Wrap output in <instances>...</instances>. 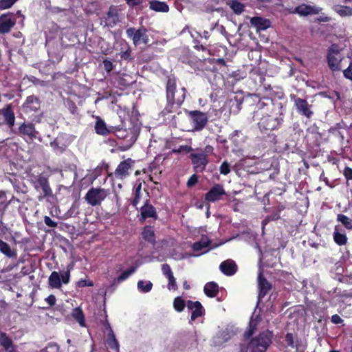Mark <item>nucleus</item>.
Instances as JSON below:
<instances>
[{
    "instance_id": "f257e3e1",
    "label": "nucleus",
    "mask_w": 352,
    "mask_h": 352,
    "mask_svg": "<svg viewBox=\"0 0 352 352\" xmlns=\"http://www.w3.org/2000/svg\"><path fill=\"white\" fill-rule=\"evenodd\" d=\"M186 89L182 87L177 89L176 80L174 78H168L166 83V100L167 104L162 111L165 116L168 113L176 111L184 101Z\"/></svg>"
},
{
    "instance_id": "f03ea898",
    "label": "nucleus",
    "mask_w": 352,
    "mask_h": 352,
    "mask_svg": "<svg viewBox=\"0 0 352 352\" xmlns=\"http://www.w3.org/2000/svg\"><path fill=\"white\" fill-rule=\"evenodd\" d=\"M34 189L39 192L37 197L38 201L53 197V192L50 186L48 179L44 175H38L32 179Z\"/></svg>"
},
{
    "instance_id": "7ed1b4c3",
    "label": "nucleus",
    "mask_w": 352,
    "mask_h": 352,
    "mask_svg": "<svg viewBox=\"0 0 352 352\" xmlns=\"http://www.w3.org/2000/svg\"><path fill=\"white\" fill-rule=\"evenodd\" d=\"M272 334L270 331H265L253 338L248 344L251 352H265L272 343Z\"/></svg>"
},
{
    "instance_id": "20e7f679",
    "label": "nucleus",
    "mask_w": 352,
    "mask_h": 352,
    "mask_svg": "<svg viewBox=\"0 0 352 352\" xmlns=\"http://www.w3.org/2000/svg\"><path fill=\"white\" fill-rule=\"evenodd\" d=\"M110 194L109 189L101 187L91 188L85 196V199L91 206H100Z\"/></svg>"
},
{
    "instance_id": "39448f33",
    "label": "nucleus",
    "mask_w": 352,
    "mask_h": 352,
    "mask_svg": "<svg viewBox=\"0 0 352 352\" xmlns=\"http://www.w3.org/2000/svg\"><path fill=\"white\" fill-rule=\"evenodd\" d=\"M146 33L147 30L144 27L139 29L129 28L126 30L127 36L133 41V43L135 46L141 43L148 44L149 39Z\"/></svg>"
},
{
    "instance_id": "423d86ee",
    "label": "nucleus",
    "mask_w": 352,
    "mask_h": 352,
    "mask_svg": "<svg viewBox=\"0 0 352 352\" xmlns=\"http://www.w3.org/2000/svg\"><path fill=\"white\" fill-rule=\"evenodd\" d=\"M69 270L62 272L60 273L54 271L48 278V285L52 288L59 289L61 287L63 283L67 284L69 282Z\"/></svg>"
},
{
    "instance_id": "0eeeda50",
    "label": "nucleus",
    "mask_w": 352,
    "mask_h": 352,
    "mask_svg": "<svg viewBox=\"0 0 352 352\" xmlns=\"http://www.w3.org/2000/svg\"><path fill=\"white\" fill-rule=\"evenodd\" d=\"M343 58L338 47L332 45L327 53V62L332 71H339L341 69L340 63Z\"/></svg>"
},
{
    "instance_id": "6e6552de",
    "label": "nucleus",
    "mask_w": 352,
    "mask_h": 352,
    "mask_svg": "<svg viewBox=\"0 0 352 352\" xmlns=\"http://www.w3.org/2000/svg\"><path fill=\"white\" fill-rule=\"evenodd\" d=\"M134 163L135 162L131 158L121 162L113 173L114 177L122 180L126 178L133 171Z\"/></svg>"
},
{
    "instance_id": "1a4fd4ad",
    "label": "nucleus",
    "mask_w": 352,
    "mask_h": 352,
    "mask_svg": "<svg viewBox=\"0 0 352 352\" xmlns=\"http://www.w3.org/2000/svg\"><path fill=\"white\" fill-rule=\"evenodd\" d=\"M194 125V131H199L206 125L208 118L207 114L200 111H187Z\"/></svg>"
},
{
    "instance_id": "9d476101",
    "label": "nucleus",
    "mask_w": 352,
    "mask_h": 352,
    "mask_svg": "<svg viewBox=\"0 0 352 352\" xmlns=\"http://www.w3.org/2000/svg\"><path fill=\"white\" fill-rule=\"evenodd\" d=\"M282 118H274L271 116H263L258 122L259 128L263 131H272L282 123Z\"/></svg>"
},
{
    "instance_id": "9b49d317",
    "label": "nucleus",
    "mask_w": 352,
    "mask_h": 352,
    "mask_svg": "<svg viewBox=\"0 0 352 352\" xmlns=\"http://www.w3.org/2000/svg\"><path fill=\"white\" fill-rule=\"evenodd\" d=\"M118 136L123 139V144L121 146L122 151L129 149L137 140V133L135 130L119 131Z\"/></svg>"
},
{
    "instance_id": "f8f14e48",
    "label": "nucleus",
    "mask_w": 352,
    "mask_h": 352,
    "mask_svg": "<svg viewBox=\"0 0 352 352\" xmlns=\"http://www.w3.org/2000/svg\"><path fill=\"white\" fill-rule=\"evenodd\" d=\"M190 159L196 172H202L208 163V155L204 153H192Z\"/></svg>"
},
{
    "instance_id": "ddd939ff",
    "label": "nucleus",
    "mask_w": 352,
    "mask_h": 352,
    "mask_svg": "<svg viewBox=\"0 0 352 352\" xmlns=\"http://www.w3.org/2000/svg\"><path fill=\"white\" fill-rule=\"evenodd\" d=\"M322 8L307 4H301L295 8L292 11H290L292 14H298L300 16H306L311 14H318L322 11Z\"/></svg>"
},
{
    "instance_id": "4468645a",
    "label": "nucleus",
    "mask_w": 352,
    "mask_h": 352,
    "mask_svg": "<svg viewBox=\"0 0 352 352\" xmlns=\"http://www.w3.org/2000/svg\"><path fill=\"white\" fill-rule=\"evenodd\" d=\"M292 98H294L295 107L300 114L308 118L311 117L313 111L311 110L310 105L306 100L296 98L294 96Z\"/></svg>"
},
{
    "instance_id": "2eb2a0df",
    "label": "nucleus",
    "mask_w": 352,
    "mask_h": 352,
    "mask_svg": "<svg viewBox=\"0 0 352 352\" xmlns=\"http://www.w3.org/2000/svg\"><path fill=\"white\" fill-rule=\"evenodd\" d=\"M226 195V191L221 184H215L206 194L205 199L208 201L214 202L221 199Z\"/></svg>"
},
{
    "instance_id": "dca6fc26",
    "label": "nucleus",
    "mask_w": 352,
    "mask_h": 352,
    "mask_svg": "<svg viewBox=\"0 0 352 352\" xmlns=\"http://www.w3.org/2000/svg\"><path fill=\"white\" fill-rule=\"evenodd\" d=\"M15 19L10 14H3L0 16V33L5 34L10 31L15 25Z\"/></svg>"
},
{
    "instance_id": "f3484780",
    "label": "nucleus",
    "mask_w": 352,
    "mask_h": 352,
    "mask_svg": "<svg viewBox=\"0 0 352 352\" xmlns=\"http://www.w3.org/2000/svg\"><path fill=\"white\" fill-rule=\"evenodd\" d=\"M258 286L259 289L258 299L260 301L272 289V285L263 277L262 271L258 273Z\"/></svg>"
},
{
    "instance_id": "a211bd4d",
    "label": "nucleus",
    "mask_w": 352,
    "mask_h": 352,
    "mask_svg": "<svg viewBox=\"0 0 352 352\" xmlns=\"http://www.w3.org/2000/svg\"><path fill=\"white\" fill-rule=\"evenodd\" d=\"M0 114L3 116L5 123L8 124L10 128H12L14 124L15 116L11 105L8 104L6 107L0 109Z\"/></svg>"
},
{
    "instance_id": "6ab92c4d",
    "label": "nucleus",
    "mask_w": 352,
    "mask_h": 352,
    "mask_svg": "<svg viewBox=\"0 0 352 352\" xmlns=\"http://www.w3.org/2000/svg\"><path fill=\"white\" fill-rule=\"evenodd\" d=\"M188 308L192 311L191 314V320H195L197 318L202 316L204 309L201 304L198 302H192L190 300L188 301L187 303Z\"/></svg>"
},
{
    "instance_id": "aec40b11",
    "label": "nucleus",
    "mask_w": 352,
    "mask_h": 352,
    "mask_svg": "<svg viewBox=\"0 0 352 352\" xmlns=\"http://www.w3.org/2000/svg\"><path fill=\"white\" fill-rule=\"evenodd\" d=\"M220 270L227 276L234 274L237 270L236 263L230 259L222 262L219 266Z\"/></svg>"
},
{
    "instance_id": "412c9836",
    "label": "nucleus",
    "mask_w": 352,
    "mask_h": 352,
    "mask_svg": "<svg viewBox=\"0 0 352 352\" xmlns=\"http://www.w3.org/2000/svg\"><path fill=\"white\" fill-rule=\"evenodd\" d=\"M234 334L235 332L233 329L226 328L219 333V336L214 338V342L217 345L222 344L229 340Z\"/></svg>"
},
{
    "instance_id": "4be33fe9",
    "label": "nucleus",
    "mask_w": 352,
    "mask_h": 352,
    "mask_svg": "<svg viewBox=\"0 0 352 352\" xmlns=\"http://www.w3.org/2000/svg\"><path fill=\"white\" fill-rule=\"evenodd\" d=\"M19 132L20 135H27L31 140L36 137L37 131L34 128L33 124H25L23 123L19 126Z\"/></svg>"
},
{
    "instance_id": "5701e85b",
    "label": "nucleus",
    "mask_w": 352,
    "mask_h": 352,
    "mask_svg": "<svg viewBox=\"0 0 352 352\" xmlns=\"http://www.w3.org/2000/svg\"><path fill=\"white\" fill-rule=\"evenodd\" d=\"M141 217L143 220L147 218L152 217L154 219L157 218V212L155 208L151 204L146 202L141 208Z\"/></svg>"
},
{
    "instance_id": "b1692460",
    "label": "nucleus",
    "mask_w": 352,
    "mask_h": 352,
    "mask_svg": "<svg viewBox=\"0 0 352 352\" xmlns=\"http://www.w3.org/2000/svg\"><path fill=\"white\" fill-rule=\"evenodd\" d=\"M0 252L10 258H16V250L12 249L9 244L0 239Z\"/></svg>"
},
{
    "instance_id": "393cba45",
    "label": "nucleus",
    "mask_w": 352,
    "mask_h": 352,
    "mask_svg": "<svg viewBox=\"0 0 352 352\" xmlns=\"http://www.w3.org/2000/svg\"><path fill=\"white\" fill-rule=\"evenodd\" d=\"M24 107L26 111H36L40 108L38 99L34 96H28L24 103Z\"/></svg>"
},
{
    "instance_id": "a878e982",
    "label": "nucleus",
    "mask_w": 352,
    "mask_h": 352,
    "mask_svg": "<svg viewBox=\"0 0 352 352\" xmlns=\"http://www.w3.org/2000/svg\"><path fill=\"white\" fill-rule=\"evenodd\" d=\"M250 22L257 30H263L270 26V21L269 20L261 17H253Z\"/></svg>"
},
{
    "instance_id": "bb28decb",
    "label": "nucleus",
    "mask_w": 352,
    "mask_h": 352,
    "mask_svg": "<svg viewBox=\"0 0 352 352\" xmlns=\"http://www.w3.org/2000/svg\"><path fill=\"white\" fill-rule=\"evenodd\" d=\"M107 326L109 329V332L108 334L107 343L111 349H114L116 352H119L118 342L116 340L115 334H114L111 327H110L109 324H107Z\"/></svg>"
},
{
    "instance_id": "cd10ccee",
    "label": "nucleus",
    "mask_w": 352,
    "mask_h": 352,
    "mask_svg": "<svg viewBox=\"0 0 352 352\" xmlns=\"http://www.w3.org/2000/svg\"><path fill=\"white\" fill-rule=\"evenodd\" d=\"M149 7L156 12H167L169 10L168 6L163 1H152L150 2Z\"/></svg>"
},
{
    "instance_id": "c85d7f7f",
    "label": "nucleus",
    "mask_w": 352,
    "mask_h": 352,
    "mask_svg": "<svg viewBox=\"0 0 352 352\" xmlns=\"http://www.w3.org/2000/svg\"><path fill=\"white\" fill-rule=\"evenodd\" d=\"M219 291V287L214 282H210L206 284L204 287V292L208 297H214Z\"/></svg>"
},
{
    "instance_id": "c756f323",
    "label": "nucleus",
    "mask_w": 352,
    "mask_h": 352,
    "mask_svg": "<svg viewBox=\"0 0 352 352\" xmlns=\"http://www.w3.org/2000/svg\"><path fill=\"white\" fill-rule=\"evenodd\" d=\"M105 25L113 26L118 21V16L115 9L110 8L105 18Z\"/></svg>"
},
{
    "instance_id": "7c9ffc66",
    "label": "nucleus",
    "mask_w": 352,
    "mask_h": 352,
    "mask_svg": "<svg viewBox=\"0 0 352 352\" xmlns=\"http://www.w3.org/2000/svg\"><path fill=\"white\" fill-rule=\"evenodd\" d=\"M96 132L101 135H107L109 133V130L107 127L104 122L100 118H98L95 124Z\"/></svg>"
},
{
    "instance_id": "2f4dec72",
    "label": "nucleus",
    "mask_w": 352,
    "mask_h": 352,
    "mask_svg": "<svg viewBox=\"0 0 352 352\" xmlns=\"http://www.w3.org/2000/svg\"><path fill=\"white\" fill-rule=\"evenodd\" d=\"M333 10L341 16H352V8L341 5H335Z\"/></svg>"
},
{
    "instance_id": "473e14b6",
    "label": "nucleus",
    "mask_w": 352,
    "mask_h": 352,
    "mask_svg": "<svg viewBox=\"0 0 352 352\" xmlns=\"http://www.w3.org/2000/svg\"><path fill=\"white\" fill-rule=\"evenodd\" d=\"M143 238L148 242L154 244L155 243L154 230L151 227H145L142 232Z\"/></svg>"
},
{
    "instance_id": "72a5a7b5",
    "label": "nucleus",
    "mask_w": 352,
    "mask_h": 352,
    "mask_svg": "<svg viewBox=\"0 0 352 352\" xmlns=\"http://www.w3.org/2000/svg\"><path fill=\"white\" fill-rule=\"evenodd\" d=\"M333 239L335 242L339 245H344L346 243L347 241V237L346 236V235L344 234L339 232L337 226H336L333 232Z\"/></svg>"
},
{
    "instance_id": "f704fd0d",
    "label": "nucleus",
    "mask_w": 352,
    "mask_h": 352,
    "mask_svg": "<svg viewBox=\"0 0 352 352\" xmlns=\"http://www.w3.org/2000/svg\"><path fill=\"white\" fill-rule=\"evenodd\" d=\"M73 318L79 323L81 327L85 326V316L80 308H75L72 314Z\"/></svg>"
},
{
    "instance_id": "c9c22d12",
    "label": "nucleus",
    "mask_w": 352,
    "mask_h": 352,
    "mask_svg": "<svg viewBox=\"0 0 352 352\" xmlns=\"http://www.w3.org/2000/svg\"><path fill=\"white\" fill-rule=\"evenodd\" d=\"M210 240L207 237H202L199 241L195 242L192 245L194 251H200L202 249L207 248L210 244Z\"/></svg>"
},
{
    "instance_id": "e433bc0d",
    "label": "nucleus",
    "mask_w": 352,
    "mask_h": 352,
    "mask_svg": "<svg viewBox=\"0 0 352 352\" xmlns=\"http://www.w3.org/2000/svg\"><path fill=\"white\" fill-rule=\"evenodd\" d=\"M338 221L340 222L346 229L352 230V219L344 214H339L337 216Z\"/></svg>"
},
{
    "instance_id": "4c0bfd02",
    "label": "nucleus",
    "mask_w": 352,
    "mask_h": 352,
    "mask_svg": "<svg viewBox=\"0 0 352 352\" xmlns=\"http://www.w3.org/2000/svg\"><path fill=\"white\" fill-rule=\"evenodd\" d=\"M0 344L8 350L13 347V343L11 339H10L5 333H0Z\"/></svg>"
},
{
    "instance_id": "58836bf2",
    "label": "nucleus",
    "mask_w": 352,
    "mask_h": 352,
    "mask_svg": "<svg viewBox=\"0 0 352 352\" xmlns=\"http://www.w3.org/2000/svg\"><path fill=\"white\" fill-rule=\"evenodd\" d=\"M153 283L151 281L139 280L138 288L144 293H147L152 289Z\"/></svg>"
},
{
    "instance_id": "ea45409f",
    "label": "nucleus",
    "mask_w": 352,
    "mask_h": 352,
    "mask_svg": "<svg viewBox=\"0 0 352 352\" xmlns=\"http://www.w3.org/2000/svg\"><path fill=\"white\" fill-rule=\"evenodd\" d=\"M230 7L236 14H240L244 11V5L237 1H231Z\"/></svg>"
},
{
    "instance_id": "a19ab883",
    "label": "nucleus",
    "mask_w": 352,
    "mask_h": 352,
    "mask_svg": "<svg viewBox=\"0 0 352 352\" xmlns=\"http://www.w3.org/2000/svg\"><path fill=\"white\" fill-rule=\"evenodd\" d=\"M137 267L133 266L131 267L128 270L122 272L117 278L118 283L122 282L124 280L127 279L128 277L133 274L136 271Z\"/></svg>"
},
{
    "instance_id": "79ce46f5",
    "label": "nucleus",
    "mask_w": 352,
    "mask_h": 352,
    "mask_svg": "<svg viewBox=\"0 0 352 352\" xmlns=\"http://www.w3.org/2000/svg\"><path fill=\"white\" fill-rule=\"evenodd\" d=\"M173 306L176 311L180 312L183 311L185 307L184 300L181 297H177L174 300Z\"/></svg>"
},
{
    "instance_id": "37998d69",
    "label": "nucleus",
    "mask_w": 352,
    "mask_h": 352,
    "mask_svg": "<svg viewBox=\"0 0 352 352\" xmlns=\"http://www.w3.org/2000/svg\"><path fill=\"white\" fill-rule=\"evenodd\" d=\"M166 278L168 280V285H167L168 289L169 290H177V283H176V279H175V278L173 276V274L166 276Z\"/></svg>"
},
{
    "instance_id": "c03bdc74",
    "label": "nucleus",
    "mask_w": 352,
    "mask_h": 352,
    "mask_svg": "<svg viewBox=\"0 0 352 352\" xmlns=\"http://www.w3.org/2000/svg\"><path fill=\"white\" fill-rule=\"evenodd\" d=\"M285 341L287 342V344L292 347V348H296L297 351L299 350V346L298 345L294 342V337H293V335L290 333H287L286 336H285Z\"/></svg>"
},
{
    "instance_id": "a18cd8bd",
    "label": "nucleus",
    "mask_w": 352,
    "mask_h": 352,
    "mask_svg": "<svg viewBox=\"0 0 352 352\" xmlns=\"http://www.w3.org/2000/svg\"><path fill=\"white\" fill-rule=\"evenodd\" d=\"M219 172L222 175H228L230 172V164L227 161L223 162L220 166Z\"/></svg>"
},
{
    "instance_id": "49530a36",
    "label": "nucleus",
    "mask_w": 352,
    "mask_h": 352,
    "mask_svg": "<svg viewBox=\"0 0 352 352\" xmlns=\"http://www.w3.org/2000/svg\"><path fill=\"white\" fill-rule=\"evenodd\" d=\"M10 201H7L6 200V194L5 191H0V209H5L9 204Z\"/></svg>"
},
{
    "instance_id": "de8ad7c7",
    "label": "nucleus",
    "mask_w": 352,
    "mask_h": 352,
    "mask_svg": "<svg viewBox=\"0 0 352 352\" xmlns=\"http://www.w3.org/2000/svg\"><path fill=\"white\" fill-rule=\"evenodd\" d=\"M140 191H141V184H139L135 189L134 191V199L132 201V204L133 206H137L140 200Z\"/></svg>"
},
{
    "instance_id": "09e8293b",
    "label": "nucleus",
    "mask_w": 352,
    "mask_h": 352,
    "mask_svg": "<svg viewBox=\"0 0 352 352\" xmlns=\"http://www.w3.org/2000/svg\"><path fill=\"white\" fill-rule=\"evenodd\" d=\"M59 347L56 343H50L47 346L40 351V352H58Z\"/></svg>"
},
{
    "instance_id": "8fccbe9b",
    "label": "nucleus",
    "mask_w": 352,
    "mask_h": 352,
    "mask_svg": "<svg viewBox=\"0 0 352 352\" xmlns=\"http://www.w3.org/2000/svg\"><path fill=\"white\" fill-rule=\"evenodd\" d=\"M17 0H1L0 10L10 8Z\"/></svg>"
},
{
    "instance_id": "3c124183",
    "label": "nucleus",
    "mask_w": 352,
    "mask_h": 352,
    "mask_svg": "<svg viewBox=\"0 0 352 352\" xmlns=\"http://www.w3.org/2000/svg\"><path fill=\"white\" fill-rule=\"evenodd\" d=\"M51 146L53 148V149L56 152V153H63L65 149V147L64 146H60L59 144L57 142L56 140H54V142H51Z\"/></svg>"
},
{
    "instance_id": "603ef678",
    "label": "nucleus",
    "mask_w": 352,
    "mask_h": 352,
    "mask_svg": "<svg viewBox=\"0 0 352 352\" xmlns=\"http://www.w3.org/2000/svg\"><path fill=\"white\" fill-rule=\"evenodd\" d=\"M162 274L166 277L170 274H173V272L170 269V267L165 263V264H163L162 265Z\"/></svg>"
},
{
    "instance_id": "864d4df0",
    "label": "nucleus",
    "mask_w": 352,
    "mask_h": 352,
    "mask_svg": "<svg viewBox=\"0 0 352 352\" xmlns=\"http://www.w3.org/2000/svg\"><path fill=\"white\" fill-rule=\"evenodd\" d=\"M44 222L45 223L50 227V228H56L57 227V223L53 221L50 217L45 216L44 217Z\"/></svg>"
},
{
    "instance_id": "5fc2aeb1",
    "label": "nucleus",
    "mask_w": 352,
    "mask_h": 352,
    "mask_svg": "<svg viewBox=\"0 0 352 352\" xmlns=\"http://www.w3.org/2000/svg\"><path fill=\"white\" fill-rule=\"evenodd\" d=\"M45 300L50 307H52L56 304V298L54 295L51 294L47 297Z\"/></svg>"
},
{
    "instance_id": "6e6d98bb",
    "label": "nucleus",
    "mask_w": 352,
    "mask_h": 352,
    "mask_svg": "<svg viewBox=\"0 0 352 352\" xmlns=\"http://www.w3.org/2000/svg\"><path fill=\"white\" fill-rule=\"evenodd\" d=\"M198 177L196 175H192L188 180L187 185L188 187L193 186L197 184Z\"/></svg>"
},
{
    "instance_id": "4d7b16f0",
    "label": "nucleus",
    "mask_w": 352,
    "mask_h": 352,
    "mask_svg": "<svg viewBox=\"0 0 352 352\" xmlns=\"http://www.w3.org/2000/svg\"><path fill=\"white\" fill-rule=\"evenodd\" d=\"M343 174L347 180L352 179V168L350 167H346Z\"/></svg>"
},
{
    "instance_id": "13d9d810",
    "label": "nucleus",
    "mask_w": 352,
    "mask_h": 352,
    "mask_svg": "<svg viewBox=\"0 0 352 352\" xmlns=\"http://www.w3.org/2000/svg\"><path fill=\"white\" fill-rule=\"evenodd\" d=\"M77 285L80 287H85V286H93L94 285L92 281H87V280H84V279L80 280L77 283Z\"/></svg>"
},
{
    "instance_id": "bf43d9fd",
    "label": "nucleus",
    "mask_w": 352,
    "mask_h": 352,
    "mask_svg": "<svg viewBox=\"0 0 352 352\" xmlns=\"http://www.w3.org/2000/svg\"><path fill=\"white\" fill-rule=\"evenodd\" d=\"M103 64H104V69L107 72H109L113 69V63L110 60H104L103 61Z\"/></svg>"
},
{
    "instance_id": "052dcab7",
    "label": "nucleus",
    "mask_w": 352,
    "mask_h": 352,
    "mask_svg": "<svg viewBox=\"0 0 352 352\" xmlns=\"http://www.w3.org/2000/svg\"><path fill=\"white\" fill-rule=\"evenodd\" d=\"M256 320H253V319H251L250 322V330H249V332H248V336H251L253 334L255 329H256Z\"/></svg>"
},
{
    "instance_id": "680f3d73",
    "label": "nucleus",
    "mask_w": 352,
    "mask_h": 352,
    "mask_svg": "<svg viewBox=\"0 0 352 352\" xmlns=\"http://www.w3.org/2000/svg\"><path fill=\"white\" fill-rule=\"evenodd\" d=\"M342 319L337 314L333 315L331 316V322L334 324H340L342 322Z\"/></svg>"
},
{
    "instance_id": "e2e57ef3",
    "label": "nucleus",
    "mask_w": 352,
    "mask_h": 352,
    "mask_svg": "<svg viewBox=\"0 0 352 352\" xmlns=\"http://www.w3.org/2000/svg\"><path fill=\"white\" fill-rule=\"evenodd\" d=\"M130 6H134L141 3L140 0H125Z\"/></svg>"
},
{
    "instance_id": "0e129e2a",
    "label": "nucleus",
    "mask_w": 352,
    "mask_h": 352,
    "mask_svg": "<svg viewBox=\"0 0 352 352\" xmlns=\"http://www.w3.org/2000/svg\"><path fill=\"white\" fill-rule=\"evenodd\" d=\"M319 21L328 22L330 21V18L328 16H320L318 19Z\"/></svg>"
},
{
    "instance_id": "69168bd1",
    "label": "nucleus",
    "mask_w": 352,
    "mask_h": 352,
    "mask_svg": "<svg viewBox=\"0 0 352 352\" xmlns=\"http://www.w3.org/2000/svg\"><path fill=\"white\" fill-rule=\"evenodd\" d=\"M183 287H184V288L185 289H186V290H188V289H190V286H189V285L187 283V281H186V280H185V281L184 282V283H183Z\"/></svg>"
},
{
    "instance_id": "338daca9",
    "label": "nucleus",
    "mask_w": 352,
    "mask_h": 352,
    "mask_svg": "<svg viewBox=\"0 0 352 352\" xmlns=\"http://www.w3.org/2000/svg\"><path fill=\"white\" fill-rule=\"evenodd\" d=\"M203 36L205 38H208L209 37V34L208 31H204Z\"/></svg>"
},
{
    "instance_id": "774afa93",
    "label": "nucleus",
    "mask_w": 352,
    "mask_h": 352,
    "mask_svg": "<svg viewBox=\"0 0 352 352\" xmlns=\"http://www.w3.org/2000/svg\"><path fill=\"white\" fill-rule=\"evenodd\" d=\"M6 351H7V352H16V351H15V349H14V346H13V347H12V348H10V349H8V350H6Z\"/></svg>"
}]
</instances>
